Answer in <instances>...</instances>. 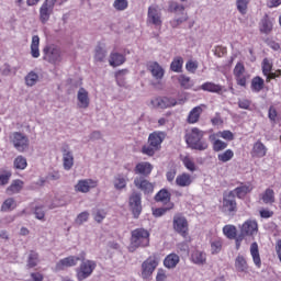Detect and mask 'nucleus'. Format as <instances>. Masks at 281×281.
Masks as SVG:
<instances>
[{"label": "nucleus", "mask_w": 281, "mask_h": 281, "mask_svg": "<svg viewBox=\"0 0 281 281\" xmlns=\"http://www.w3.org/2000/svg\"><path fill=\"white\" fill-rule=\"evenodd\" d=\"M155 201H157V203H168V201H170V192H168L166 189H161L155 195Z\"/></svg>", "instance_id": "obj_40"}, {"label": "nucleus", "mask_w": 281, "mask_h": 281, "mask_svg": "<svg viewBox=\"0 0 281 281\" xmlns=\"http://www.w3.org/2000/svg\"><path fill=\"white\" fill-rule=\"evenodd\" d=\"M13 166L16 170H25L27 168V159L23 156H18L13 161Z\"/></svg>", "instance_id": "obj_45"}, {"label": "nucleus", "mask_w": 281, "mask_h": 281, "mask_svg": "<svg viewBox=\"0 0 281 281\" xmlns=\"http://www.w3.org/2000/svg\"><path fill=\"white\" fill-rule=\"evenodd\" d=\"M43 60L50 65L60 63L63 60L60 47L56 46V44H47L43 48Z\"/></svg>", "instance_id": "obj_4"}, {"label": "nucleus", "mask_w": 281, "mask_h": 281, "mask_svg": "<svg viewBox=\"0 0 281 281\" xmlns=\"http://www.w3.org/2000/svg\"><path fill=\"white\" fill-rule=\"evenodd\" d=\"M250 254L252 256L254 263L256 267L260 268L262 260L260 259V251L258 250V243H252L250 245Z\"/></svg>", "instance_id": "obj_31"}, {"label": "nucleus", "mask_w": 281, "mask_h": 281, "mask_svg": "<svg viewBox=\"0 0 281 281\" xmlns=\"http://www.w3.org/2000/svg\"><path fill=\"white\" fill-rule=\"evenodd\" d=\"M134 186L137 190L144 192V194H153L155 190V184L146 180L144 177H136L134 179Z\"/></svg>", "instance_id": "obj_12"}, {"label": "nucleus", "mask_w": 281, "mask_h": 281, "mask_svg": "<svg viewBox=\"0 0 281 281\" xmlns=\"http://www.w3.org/2000/svg\"><path fill=\"white\" fill-rule=\"evenodd\" d=\"M54 12V9H52L50 7H47L45 4H42V7L40 8V21L42 23H47V21H49V18L52 16Z\"/></svg>", "instance_id": "obj_29"}, {"label": "nucleus", "mask_w": 281, "mask_h": 281, "mask_svg": "<svg viewBox=\"0 0 281 281\" xmlns=\"http://www.w3.org/2000/svg\"><path fill=\"white\" fill-rule=\"evenodd\" d=\"M9 139L11 144H13L14 148L19 150V153H23V150H26L27 146H30V139L21 132L11 133L9 135Z\"/></svg>", "instance_id": "obj_8"}, {"label": "nucleus", "mask_w": 281, "mask_h": 281, "mask_svg": "<svg viewBox=\"0 0 281 281\" xmlns=\"http://www.w3.org/2000/svg\"><path fill=\"white\" fill-rule=\"evenodd\" d=\"M172 227H173V231L177 234H180V236H182L183 238L188 236L189 224H188V218H186L183 214L177 213L176 215H173Z\"/></svg>", "instance_id": "obj_7"}, {"label": "nucleus", "mask_w": 281, "mask_h": 281, "mask_svg": "<svg viewBox=\"0 0 281 281\" xmlns=\"http://www.w3.org/2000/svg\"><path fill=\"white\" fill-rule=\"evenodd\" d=\"M251 190H254L251 184H241L240 187H237L232 192H234V196L237 195V199H245V196H247V194H249Z\"/></svg>", "instance_id": "obj_25"}, {"label": "nucleus", "mask_w": 281, "mask_h": 281, "mask_svg": "<svg viewBox=\"0 0 281 281\" xmlns=\"http://www.w3.org/2000/svg\"><path fill=\"white\" fill-rule=\"evenodd\" d=\"M186 69H187V71L194 74V71H196V69H199V64L196 61L189 60L186 64Z\"/></svg>", "instance_id": "obj_60"}, {"label": "nucleus", "mask_w": 281, "mask_h": 281, "mask_svg": "<svg viewBox=\"0 0 281 281\" xmlns=\"http://www.w3.org/2000/svg\"><path fill=\"white\" fill-rule=\"evenodd\" d=\"M223 232H224L226 238H229L231 240H233V238H236V227L235 226L226 225V226H224Z\"/></svg>", "instance_id": "obj_51"}, {"label": "nucleus", "mask_w": 281, "mask_h": 281, "mask_svg": "<svg viewBox=\"0 0 281 281\" xmlns=\"http://www.w3.org/2000/svg\"><path fill=\"white\" fill-rule=\"evenodd\" d=\"M166 280H168V274H166V270L158 269L157 276H156V281H166Z\"/></svg>", "instance_id": "obj_62"}, {"label": "nucleus", "mask_w": 281, "mask_h": 281, "mask_svg": "<svg viewBox=\"0 0 281 281\" xmlns=\"http://www.w3.org/2000/svg\"><path fill=\"white\" fill-rule=\"evenodd\" d=\"M245 74V66L240 63H238L234 68V76L236 78H240Z\"/></svg>", "instance_id": "obj_59"}, {"label": "nucleus", "mask_w": 281, "mask_h": 281, "mask_svg": "<svg viewBox=\"0 0 281 281\" xmlns=\"http://www.w3.org/2000/svg\"><path fill=\"white\" fill-rule=\"evenodd\" d=\"M205 252L196 250L192 254V262H194V265H205Z\"/></svg>", "instance_id": "obj_43"}, {"label": "nucleus", "mask_w": 281, "mask_h": 281, "mask_svg": "<svg viewBox=\"0 0 281 281\" xmlns=\"http://www.w3.org/2000/svg\"><path fill=\"white\" fill-rule=\"evenodd\" d=\"M35 218L38 221H43V218H45V211H43V207L35 209Z\"/></svg>", "instance_id": "obj_63"}, {"label": "nucleus", "mask_w": 281, "mask_h": 281, "mask_svg": "<svg viewBox=\"0 0 281 281\" xmlns=\"http://www.w3.org/2000/svg\"><path fill=\"white\" fill-rule=\"evenodd\" d=\"M258 232V223L255 221H248L241 226V234L245 236H254Z\"/></svg>", "instance_id": "obj_21"}, {"label": "nucleus", "mask_w": 281, "mask_h": 281, "mask_svg": "<svg viewBox=\"0 0 281 281\" xmlns=\"http://www.w3.org/2000/svg\"><path fill=\"white\" fill-rule=\"evenodd\" d=\"M166 212H168V209H156L153 211V214L159 218V216H164V214H166Z\"/></svg>", "instance_id": "obj_64"}, {"label": "nucleus", "mask_w": 281, "mask_h": 281, "mask_svg": "<svg viewBox=\"0 0 281 281\" xmlns=\"http://www.w3.org/2000/svg\"><path fill=\"white\" fill-rule=\"evenodd\" d=\"M93 217L97 223H102L106 218V212L104 210H95L93 212Z\"/></svg>", "instance_id": "obj_56"}, {"label": "nucleus", "mask_w": 281, "mask_h": 281, "mask_svg": "<svg viewBox=\"0 0 281 281\" xmlns=\"http://www.w3.org/2000/svg\"><path fill=\"white\" fill-rule=\"evenodd\" d=\"M235 268L239 272H245L249 269V266H247V260L243 255H238L235 259Z\"/></svg>", "instance_id": "obj_35"}, {"label": "nucleus", "mask_w": 281, "mask_h": 281, "mask_svg": "<svg viewBox=\"0 0 281 281\" xmlns=\"http://www.w3.org/2000/svg\"><path fill=\"white\" fill-rule=\"evenodd\" d=\"M178 82L180 83V87H182V89H192V87L194 86V83H192V80H190V77L186 75H180L178 78Z\"/></svg>", "instance_id": "obj_44"}, {"label": "nucleus", "mask_w": 281, "mask_h": 281, "mask_svg": "<svg viewBox=\"0 0 281 281\" xmlns=\"http://www.w3.org/2000/svg\"><path fill=\"white\" fill-rule=\"evenodd\" d=\"M202 89L203 91H209L210 93H221L223 91V87L213 82L203 83Z\"/></svg>", "instance_id": "obj_38"}, {"label": "nucleus", "mask_w": 281, "mask_h": 281, "mask_svg": "<svg viewBox=\"0 0 281 281\" xmlns=\"http://www.w3.org/2000/svg\"><path fill=\"white\" fill-rule=\"evenodd\" d=\"M261 201L266 205H272V203H276V192L272 189H267L261 195Z\"/></svg>", "instance_id": "obj_36"}, {"label": "nucleus", "mask_w": 281, "mask_h": 281, "mask_svg": "<svg viewBox=\"0 0 281 281\" xmlns=\"http://www.w3.org/2000/svg\"><path fill=\"white\" fill-rule=\"evenodd\" d=\"M147 21L156 27L161 26V10L157 7H149Z\"/></svg>", "instance_id": "obj_16"}, {"label": "nucleus", "mask_w": 281, "mask_h": 281, "mask_svg": "<svg viewBox=\"0 0 281 281\" xmlns=\"http://www.w3.org/2000/svg\"><path fill=\"white\" fill-rule=\"evenodd\" d=\"M113 8L117 10V12H124L126 8H128V0H114Z\"/></svg>", "instance_id": "obj_53"}, {"label": "nucleus", "mask_w": 281, "mask_h": 281, "mask_svg": "<svg viewBox=\"0 0 281 281\" xmlns=\"http://www.w3.org/2000/svg\"><path fill=\"white\" fill-rule=\"evenodd\" d=\"M130 210L134 215V218H139V214H142V193L134 192L130 196L128 200Z\"/></svg>", "instance_id": "obj_11"}, {"label": "nucleus", "mask_w": 281, "mask_h": 281, "mask_svg": "<svg viewBox=\"0 0 281 281\" xmlns=\"http://www.w3.org/2000/svg\"><path fill=\"white\" fill-rule=\"evenodd\" d=\"M77 106H79V109H89V92L85 88L79 89L77 93Z\"/></svg>", "instance_id": "obj_17"}, {"label": "nucleus", "mask_w": 281, "mask_h": 281, "mask_svg": "<svg viewBox=\"0 0 281 281\" xmlns=\"http://www.w3.org/2000/svg\"><path fill=\"white\" fill-rule=\"evenodd\" d=\"M150 245V233L144 228H137L132 232L131 247H148Z\"/></svg>", "instance_id": "obj_2"}, {"label": "nucleus", "mask_w": 281, "mask_h": 281, "mask_svg": "<svg viewBox=\"0 0 281 281\" xmlns=\"http://www.w3.org/2000/svg\"><path fill=\"white\" fill-rule=\"evenodd\" d=\"M61 153L64 169L71 170L74 168V153L69 148V145L61 146Z\"/></svg>", "instance_id": "obj_14"}, {"label": "nucleus", "mask_w": 281, "mask_h": 281, "mask_svg": "<svg viewBox=\"0 0 281 281\" xmlns=\"http://www.w3.org/2000/svg\"><path fill=\"white\" fill-rule=\"evenodd\" d=\"M127 183H128V178H126V176L122 173L116 175L113 179V186L119 192H122V190H125Z\"/></svg>", "instance_id": "obj_22"}, {"label": "nucleus", "mask_w": 281, "mask_h": 281, "mask_svg": "<svg viewBox=\"0 0 281 281\" xmlns=\"http://www.w3.org/2000/svg\"><path fill=\"white\" fill-rule=\"evenodd\" d=\"M23 190V180H13L10 187L7 189V194L12 196V194H19Z\"/></svg>", "instance_id": "obj_30"}, {"label": "nucleus", "mask_w": 281, "mask_h": 281, "mask_svg": "<svg viewBox=\"0 0 281 281\" xmlns=\"http://www.w3.org/2000/svg\"><path fill=\"white\" fill-rule=\"evenodd\" d=\"M218 161H223V164H227V161H232L234 158V151L232 149H227L222 154L217 155Z\"/></svg>", "instance_id": "obj_48"}, {"label": "nucleus", "mask_w": 281, "mask_h": 281, "mask_svg": "<svg viewBox=\"0 0 281 281\" xmlns=\"http://www.w3.org/2000/svg\"><path fill=\"white\" fill-rule=\"evenodd\" d=\"M238 106L239 109H245L246 111H248V109L251 106V101L247 99H239Z\"/></svg>", "instance_id": "obj_61"}, {"label": "nucleus", "mask_w": 281, "mask_h": 281, "mask_svg": "<svg viewBox=\"0 0 281 281\" xmlns=\"http://www.w3.org/2000/svg\"><path fill=\"white\" fill-rule=\"evenodd\" d=\"M164 265H165V267H167V269H175V267H177V265H179L178 255L177 254L168 255L164 260Z\"/></svg>", "instance_id": "obj_34"}, {"label": "nucleus", "mask_w": 281, "mask_h": 281, "mask_svg": "<svg viewBox=\"0 0 281 281\" xmlns=\"http://www.w3.org/2000/svg\"><path fill=\"white\" fill-rule=\"evenodd\" d=\"M169 10L170 12H173L177 15L181 14L180 18H177L170 22L171 27H179L181 23H186V21H188V13H184L186 7H183L182 4H179L177 2H171L169 5Z\"/></svg>", "instance_id": "obj_6"}, {"label": "nucleus", "mask_w": 281, "mask_h": 281, "mask_svg": "<svg viewBox=\"0 0 281 281\" xmlns=\"http://www.w3.org/2000/svg\"><path fill=\"white\" fill-rule=\"evenodd\" d=\"M176 184L179 186V188H188L189 186H192V176H190V173H181L177 176Z\"/></svg>", "instance_id": "obj_24"}, {"label": "nucleus", "mask_w": 281, "mask_h": 281, "mask_svg": "<svg viewBox=\"0 0 281 281\" xmlns=\"http://www.w3.org/2000/svg\"><path fill=\"white\" fill-rule=\"evenodd\" d=\"M136 175H143V177H148L153 172V165L150 162H140L136 165L135 168Z\"/></svg>", "instance_id": "obj_26"}, {"label": "nucleus", "mask_w": 281, "mask_h": 281, "mask_svg": "<svg viewBox=\"0 0 281 281\" xmlns=\"http://www.w3.org/2000/svg\"><path fill=\"white\" fill-rule=\"evenodd\" d=\"M93 188H98V182L93 179L79 180L75 186L76 192H81L82 194H87V192H90Z\"/></svg>", "instance_id": "obj_13"}, {"label": "nucleus", "mask_w": 281, "mask_h": 281, "mask_svg": "<svg viewBox=\"0 0 281 281\" xmlns=\"http://www.w3.org/2000/svg\"><path fill=\"white\" fill-rule=\"evenodd\" d=\"M87 221H89V212L85 211L77 215L75 223L76 225H83Z\"/></svg>", "instance_id": "obj_55"}, {"label": "nucleus", "mask_w": 281, "mask_h": 281, "mask_svg": "<svg viewBox=\"0 0 281 281\" xmlns=\"http://www.w3.org/2000/svg\"><path fill=\"white\" fill-rule=\"evenodd\" d=\"M225 148H227V143L221 139H216L213 144V150H215V153H221V150H225Z\"/></svg>", "instance_id": "obj_57"}, {"label": "nucleus", "mask_w": 281, "mask_h": 281, "mask_svg": "<svg viewBox=\"0 0 281 281\" xmlns=\"http://www.w3.org/2000/svg\"><path fill=\"white\" fill-rule=\"evenodd\" d=\"M201 113H203V109L201 106L193 108L188 116L189 124H196V122H199V117H201Z\"/></svg>", "instance_id": "obj_33"}, {"label": "nucleus", "mask_w": 281, "mask_h": 281, "mask_svg": "<svg viewBox=\"0 0 281 281\" xmlns=\"http://www.w3.org/2000/svg\"><path fill=\"white\" fill-rule=\"evenodd\" d=\"M223 249V240L222 239H214L211 241V254L212 256H216L221 254Z\"/></svg>", "instance_id": "obj_42"}, {"label": "nucleus", "mask_w": 281, "mask_h": 281, "mask_svg": "<svg viewBox=\"0 0 281 281\" xmlns=\"http://www.w3.org/2000/svg\"><path fill=\"white\" fill-rule=\"evenodd\" d=\"M157 150H159V149L157 147L153 146L150 143H148V145H144L142 148L143 155H148V157H153V155H155V153H157Z\"/></svg>", "instance_id": "obj_54"}, {"label": "nucleus", "mask_w": 281, "mask_h": 281, "mask_svg": "<svg viewBox=\"0 0 281 281\" xmlns=\"http://www.w3.org/2000/svg\"><path fill=\"white\" fill-rule=\"evenodd\" d=\"M182 67H183V58L182 57H176L170 65L171 71H176L177 74H179V71H181Z\"/></svg>", "instance_id": "obj_49"}, {"label": "nucleus", "mask_w": 281, "mask_h": 281, "mask_svg": "<svg viewBox=\"0 0 281 281\" xmlns=\"http://www.w3.org/2000/svg\"><path fill=\"white\" fill-rule=\"evenodd\" d=\"M164 139H166V134L164 132H154L148 137V144H151V146L159 150Z\"/></svg>", "instance_id": "obj_18"}, {"label": "nucleus", "mask_w": 281, "mask_h": 281, "mask_svg": "<svg viewBox=\"0 0 281 281\" xmlns=\"http://www.w3.org/2000/svg\"><path fill=\"white\" fill-rule=\"evenodd\" d=\"M37 265H38V254L31 251L29 254L26 267L27 269H34V267H36Z\"/></svg>", "instance_id": "obj_46"}, {"label": "nucleus", "mask_w": 281, "mask_h": 281, "mask_svg": "<svg viewBox=\"0 0 281 281\" xmlns=\"http://www.w3.org/2000/svg\"><path fill=\"white\" fill-rule=\"evenodd\" d=\"M81 263L76 269L77 271V280L83 281L87 280V278H91V274L93 271H95V267H98V263L93 260L85 259V256H81Z\"/></svg>", "instance_id": "obj_3"}, {"label": "nucleus", "mask_w": 281, "mask_h": 281, "mask_svg": "<svg viewBox=\"0 0 281 281\" xmlns=\"http://www.w3.org/2000/svg\"><path fill=\"white\" fill-rule=\"evenodd\" d=\"M41 45V37L34 35L31 42V56L32 58H38L41 56V50L38 49Z\"/></svg>", "instance_id": "obj_28"}, {"label": "nucleus", "mask_w": 281, "mask_h": 281, "mask_svg": "<svg viewBox=\"0 0 281 281\" xmlns=\"http://www.w3.org/2000/svg\"><path fill=\"white\" fill-rule=\"evenodd\" d=\"M205 133L199 128H192L186 136V142L189 148L193 150H207V142L203 139Z\"/></svg>", "instance_id": "obj_1"}, {"label": "nucleus", "mask_w": 281, "mask_h": 281, "mask_svg": "<svg viewBox=\"0 0 281 281\" xmlns=\"http://www.w3.org/2000/svg\"><path fill=\"white\" fill-rule=\"evenodd\" d=\"M266 155H267V146H265V144H262V142L260 140L256 142L252 146L251 156L262 158Z\"/></svg>", "instance_id": "obj_23"}, {"label": "nucleus", "mask_w": 281, "mask_h": 281, "mask_svg": "<svg viewBox=\"0 0 281 281\" xmlns=\"http://www.w3.org/2000/svg\"><path fill=\"white\" fill-rule=\"evenodd\" d=\"M82 257H76V256H69L64 259H60L56 263V271H63L64 269H67L69 267H76L78 265V261L81 260Z\"/></svg>", "instance_id": "obj_15"}, {"label": "nucleus", "mask_w": 281, "mask_h": 281, "mask_svg": "<svg viewBox=\"0 0 281 281\" xmlns=\"http://www.w3.org/2000/svg\"><path fill=\"white\" fill-rule=\"evenodd\" d=\"M273 30V23L269 20L268 16H265L260 22V32L263 34H269Z\"/></svg>", "instance_id": "obj_39"}, {"label": "nucleus", "mask_w": 281, "mask_h": 281, "mask_svg": "<svg viewBox=\"0 0 281 281\" xmlns=\"http://www.w3.org/2000/svg\"><path fill=\"white\" fill-rule=\"evenodd\" d=\"M104 58H106V48L102 47L101 45L97 46L94 60H97V63H104Z\"/></svg>", "instance_id": "obj_41"}, {"label": "nucleus", "mask_w": 281, "mask_h": 281, "mask_svg": "<svg viewBox=\"0 0 281 281\" xmlns=\"http://www.w3.org/2000/svg\"><path fill=\"white\" fill-rule=\"evenodd\" d=\"M10 177H12V172L10 171L0 173V186H8V183L10 182Z\"/></svg>", "instance_id": "obj_58"}, {"label": "nucleus", "mask_w": 281, "mask_h": 281, "mask_svg": "<svg viewBox=\"0 0 281 281\" xmlns=\"http://www.w3.org/2000/svg\"><path fill=\"white\" fill-rule=\"evenodd\" d=\"M148 70L150 71L153 78L156 80H161L164 78V68L159 65V63L154 61L148 65Z\"/></svg>", "instance_id": "obj_20"}, {"label": "nucleus", "mask_w": 281, "mask_h": 281, "mask_svg": "<svg viewBox=\"0 0 281 281\" xmlns=\"http://www.w3.org/2000/svg\"><path fill=\"white\" fill-rule=\"evenodd\" d=\"M38 74L31 70L24 78L26 87H34L38 82Z\"/></svg>", "instance_id": "obj_37"}, {"label": "nucleus", "mask_w": 281, "mask_h": 281, "mask_svg": "<svg viewBox=\"0 0 281 281\" xmlns=\"http://www.w3.org/2000/svg\"><path fill=\"white\" fill-rule=\"evenodd\" d=\"M14 207H16V201L13 198H9L2 203L1 212H11Z\"/></svg>", "instance_id": "obj_47"}, {"label": "nucleus", "mask_w": 281, "mask_h": 281, "mask_svg": "<svg viewBox=\"0 0 281 281\" xmlns=\"http://www.w3.org/2000/svg\"><path fill=\"white\" fill-rule=\"evenodd\" d=\"M272 68H273V65H271L269 59L265 58L262 61V72H263V76L267 77L266 82H271V80L278 78V75L276 72H271Z\"/></svg>", "instance_id": "obj_19"}, {"label": "nucleus", "mask_w": 281, "mask_h": 281, "mask_svg": "<svg viewBox=\"0 0 281 281\" xmlns=\"http://www.w3.org/2000/svg\"><path fill=\"white\" fill-rule=\"evenodd\" d=\"M238 211V206L236 204V198L234 195V191H229L228 193H224L223 202H222V212L227 214L228 216H234Z\"/></svg>", "instance_id": "obj_5"}, {"label": "nucleus", "mask_w": 281, "mask_h": 281, "mask_svg": "<svg viewBox=\"0 0 281 281\" xmlns=\"http://www.w3.org/2000/svg\"><path fill=\"white\" fill-rule=\"evenodd\" d=\"M126 63V57L120 53H112L110 55L109 64L111 67H120V65H124Z\"/></svg>", "instance_id": "obj_27"}, {"label": "nucleus", "mask_w": 281, "mask_h": 281, "mask_svg": "<svg viewBox=\"0 0 281 281\" xmlns=\"http://www.w3.org/2000/svg\"><path fill=\"white\" fill-rule=\"evenodd\" d=\"M237 10L240 14H247L249 0H236Z\"/></svg>", "instance_id": "obj_52"}, {"label": "nucleus", "mask_w": 281, "mask_h": 281, "mask_svg": "<svg viewBox=\"0 0 281 281\" xmlns=\"http://www.w3.org/2000/svg\"><path fill=\"white\" fill-rule=\"evenodd\" d=\"M250 89L254 93H260L265 89V79L261 77L252 78Z\"/></svg>", "instance_id": "obj_32"}, {"label": "nucleus", "mask_w": 281, "mask_h": 281, "mask_svg": "<svg viewBox=\"0 0 281 281\" xmlns=\"http://www.w3.org/2000/svg\"><path fill=\"white\" fill-rule=\"evenodd\" d=\"M150 104L154 109H170L171 106H177V104H183V100L177 102L175 98L157 97L151 99Z\"/></svg>", "instance_id": "obj_9"}, {"label": "nucleus", "mask_w": 281, "mask_h": 281, "mask_svg": "<svg viewBox=\"0 0 281 281\" xmlns=\"http://www.w3.org/2000/svg\"><path fill=\"white\" fill-rule=\"evenodd\" d=\"M157 265H159V261H157V258L155 257H149L145 260L142 265V279L148 280L150 276H153L155 269H157Z\"/></svg>", "instance_id": "obj_10"}, {"label": "nucleus", "mask_w": 281, "mask_h": 281, "mask_svg": "<svg viewBox=\"0 0 281 281\" xmlns=\"http://www.w3.org/2000/svg\"><path fill=\"white\" fill-rule=\"evenodd\" d=\"M182 164L187 168V170H189L190 172L196 171V164H194V160L192 158L186 156L182 159Z\"/></svg>", "instance_id": "obj_50"}]
</instances>
